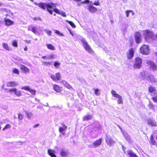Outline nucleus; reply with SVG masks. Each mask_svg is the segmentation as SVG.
<instances>
[{"label": "nucleus", "instance_id": "2", "mask_svg": "<svg viewBox=\"0 0 157 157\" xmlns=\"http://www.w3.org/2000/svg\"><path fill=\"white\" fill-rule=\"evenodd\" d=\"M143 34L144 35L145 40L147 41H150V40H152L153 37V33L149 30H145L143 31Z\"/></svg>", "mask_w": 157, "mask_h": 157}, {"label": "nucleus", "instance_id": "10", "mask_svg": "<svg viewBox=\"0 0 157 157\" xmlns=\"http://www.w3.org/2000/svg\"><path fill=\"white\" fill-rule=\"evenodd\" d=\"M50 77L54 81L59 80L61 78V75L59 72H57L56 73L55 76L52 75Z\"/></svg>", "mask_w": 157, "mask_h": 157}, {"label": "nucleus", "instance_id": "61", "mask_svg": "<svg viewBox=\"0 0 157 157\" xmlns=\"http://www.w3.org/2000/svg\"><path fill=\"white\" fill-rule=\"evenodd\" d=\"M3 5V4L2 2H0V7L2 6Z\"/></svg>", "mask_w": 157, "mask_h": 157}, {"label": "nucleus", "instance_id": "32", "mask_svg": "<svg viewBox=\"0 0 157 157\" xmlns=\"http://www.w3.org/2000/svg\"><path fill=\"white\" fill-rule=\"evenodd\" d=\"M60 155L62 156L63 157L66 156L67 155V152L64 150L62 149L61 151Z\"/></svg>", "mask_w": 157, "mask_h": 157}, {"label": "nucleus", "instance_id": "27", "mask_svg": "<svg viewBox=\"0 0 157 157\" xmlns=\"http://www.w3.org/2000/svg\"><path fill=\"white\" fill-rule=\"evenodd\" d=\"M92 118V116L91 115H87L85 116L83 118V120L84 121H88L90 120Z\"/></svg>", "mask_w": 157, "mask_h": 157}, {"label": "nucleus", "instance_id": "17", "mask_svg": "<svg viewBox=\"0 0 157 157\" xmlns=\"http://www.w3.org/2000/svg\"><path fill=\"white\" fill-rule=\"evenodd\" d=\"M20 69L24 73H28L29 71V69L27 67L23 64H21L20 66Z\"/></svg>", "mask_w": 157, "mask_h": 157}, {"label": "nucleus", "instance_id": "23", "mask_svg": "<svg viewBox=\"0 0 157 157\" xmlns=\"http://www.w3.org/2000/svg\"><path fill=\"white\" fill-rule=\"evenodd\" d=\"M55 153V151L51 149H48V153L51 157H57Z\"/></svg>", "mask_w": 157, "mask_h": 157}, {"label": "nucleus", "instance_id": "59", "mask_svg": "<svg viewBox=\"0 0 157 157\" xmlns=\"http://www.w3.org/2000/svg\"><path fill=\"white\" fill-rule=\"evenodd\" d=\"M42 58L43 59H48V58H47V57L46 56H42Z\"/></svg>", "mask_w": 157, "mask_h": 157}, {"label": "nucleus", "instance_id": "41", "mask_svg": "<svg viewBox=\"0 0 157 157\" xmlns=\"http://www.w3.org/2000/svg\"><path fill=\"white\" fill-rule=\"evenodd\" d=\"M21 89H22L24 90L29 91L30 90V87L29 86H24L21 87Z\"/></svg>", "mask_w": 157, "mask_h": 157}, {"label": "nucleus", "instance_id": "16", "mask_svg": "<svg viewBox=\"0 0 157 157\" xmlns=\"http://www.w3.org/2000/svg\"><path fill=\"white\" fill-rule=\"evenodd\" d=\"M124 136L127 141L129 143H132V141L131 139L130 136L126 133L122 132Z\"/></svg>", "mask_w": 157, "mask_h": 157}, {"label": "nucleus", "instance_id": "29", "mask_svg": "<svg viewBox=\"0 0 157 157\" xmlns=\"http://www.w3.org/2000/svg\"><path fill=\"white\" fill-rule=\"evenodd\" d=\"M148 90L149 92L152 93L153 92H155V88L153 86H151L148 87Z\"/></svg>", "mask_w": 157, "mask_h": 157}, {"label": "nucleus", "instance_id": "54", "mask_svg": "<svg viewBox=\"0 0 157 157\" xmlns=\"http://www.w3.org/2000/svg\"><path fill=\"white\" fill-rule=\"evenodd\" d=\"M46 33L48 35L50 36L51 35L52 31L51 30H48L46 31Z\"/></svg>", "mask_w": 157, "mask_h": 157}, {"label": "nucleus", "instance_id": "60", "mask_svg": "<svg viewBox=\"0 0 157 157\" xmlns=\"http://www.w3.org/2000/svg\"><path fill=\"white\" fill-rule=\"evenodd\" d=\"M28 48L27 46L25 47L24 48V50L25 51H27L28 50Z\"/></svg>", "mask_w": 157, "mask_h": 157}, {"label": "nucleus", "instance_id": "58", "mask_svg": "<svg viewBox=\"0 0 157 157\" xmlns=\"http://www.w3.org/2000/svg\"><path fill=\"white\" fill-rule=\"evenodd\" d=\"M39 124H36V125H34L33 126V128H35L36 127H37L38 126H39Z\"/></svg>", "mask_w": 157, "mask_h": 157}, {"label": "nucleus", "instance_id": "20", "mask_svg": "<svg viewBox=\"0 0 157 157\" xmlns=\"http://www.w3.org/2000/svg\"><path fill=\"white\" fill-rule=\"evenodd\" d=\"M147 123L150 125L153 126H156V123L154 120L151 119H149L147 120Z\"/></svg>", "mask_w": 157, "mask_h": 157}, {"label": "nucleus", "instance_id": "53", "mask_svg": "<svg viewBox=\"0 0 157 157\" xmlns=\"http://www.w3.org/2000/svg\"><path fill=\"white\" fill-rule=\"evenodd\" d=\"M60 13L61 14H59V15H61L62 16L64 17H66V15H65V13H64V12H61Z\"/></svg>", "mask_w": 157, "mask_h": 157}, {"label": "nucleus", "instance_id": "56", "mask_svg": "<svg viewBox=\"0 0 157 157\" xmlns=\"http://www.w3.org/2000/svg\"><path fill=\"white\" fill-rule=\"evenodd\" d=\"M130 13H132V16L134 15L135 14L134 12L132 10H130Z\"/></svg>", "mask_w": 157, "mask_h": 157}, {"label": "nucleus", "instance_id": "49", "mask_svg": "<svg viewBox=\"0 0 157 157\" xmlns=\"http://www.w3.org/2000/svg\"><path fill=\"white\" fill-rule=\"evenodd\" d=\"M95 94L97 95H98L100 94V92H99L98 89H94Z\"/></svg>", "mask_w": 157, "mask_h": 157}, {"label": "nucleus", "instance_id": "1", "mask_svg": "<svg viewBox=\"0 0 157 157\" xmlns=\"http://www.w3.org/2000/svg\"><path fill=\"white\" fill-rule=\"evenodd\" d=\"M34 4L44 10H46L51 15L53 14V11L59 14H61V11L60 10L56 8H54V7H55V5L54 4L52 3H47L40 2L39 3H37L35 2Z\"/></svg>", "mask_w": 157, "mask_h": 157}, {"label": "nucleus", "instance_id": "37", "mask_svg": "<svg viewBox=\"0 0 157 157\" xmlns=\"http://www.w3.org/2000/svg\"><path fill=\"white\" fill-rule=\"evenodd\" d=\"M12 45L15 47H17L18 46L17 43V40H13L12 42Z\"/></svg>", "mask_w": 157, "mask_h": 157}, {"label": "nucleus", "instance_id": "28", "mask_svg": "<svg viewBox=\"0 0 157 157\" xmlns=\"http://www.w3.org/2000/svg\"><path fill=\"white\" fill-rule=\"evenodd\" d=\"M46 46L47 48L50 50H55V47L52 44H47Z\"/></svg>", "mask_w": 157, "mask_h": 157}, {"label": "nucleus", "instance_id": "42", "mask_svg": "<svg viewBox=\"0 0 157 157\" xmlns=\"http://www.w3.org/2000/svg\"><path fill=\"white\" fill-rule=\"evenodd\" d=\"M26 115L28 118H30L32 116V114L31 112H26Z\"/></svg>", "mask_w": 157, "mask_h": 157}, {"label": "nucleus", "instance_id": "26", "mask_svg": "<svg viewBox=\"0 0 157 157\" xmlns=\"http://www.w3.org/2000/svg\"><path fill=\"white\" fill-rule=\"evenodd\" d=\"M127 153L129 155V157H138V156L131 150L128 151Z\"/></svg>", "mask_w": 157, "mask_h": 157}, {"label": "nucleus", "instance_id": "46", "mask_svg": "<svg viewBox=\"0 0 157 157\" xmlns=\"http://www.w3.org/2000/svg\"><path fill=\"white\" fill-rule=\"evenodd\" d=\"M55 33H56L58 35L60 36H63V35L62 33H60L59 31L58 30H56L55 31Z\"/></svg>", "mask_w": 157, "mask_h": 157}, {"label": "nucleus", "instance_id": "7", "mask_svg": "<svg viewBox=\"0 0 157 157\" xmlns=\"http://www.w3.org/2000/svg\"><path fill=\"white\" fill-rule=\"evenodd\" d=\"M147 63L149 66L151 70L155 71L157 70V65L152 61L148 60Z\"/></svg>", "mask_w": 157, "mask_h": 157}, {"label": "nucleus", "instance_id": "52", "mask_svg": "<svg viewBox=\"0 0 157 157\" xmlns=\"http://www.w3.org/2000/svg\"><path fill=\"white\" fill-rule=\"evenodd\" d=\"M54 58V55H51L49 56V57L48 58V59H52Z\"/></svg>", "mask_w": 157, "mask_h": 157}, {"label": "nucleus", "instance_id": "36", "mask_svg": "<svg viewBox=\"0 0 157 157\" xmlns=\"http://www.w3.org/2000/svg\"><path fill=\"white\" fill-rule=\"evenodd\" d=\"M18 120L19 121L22 120L23 118V116L20 113H18Z\"/></svg>", "mask_w": 157, "mask_h": 157}, {"label": "nucleus", "instance_id": "3", "mask_svg": "<svg viewBox=\"0 0 157 157\" xmlns=\"http://www.w3.org/2000/svg\"><path fill=\"white\" fill-rule=\"evenodd\" d=\"M140 52L144 55H147L150 52V49L147 45L143 44L140 48Z\"/></svg>", "mask_w": 157, "mask_h": 157}, {"label": "nucleus", "instance_id": "13", "mask_svg": "<svg viewBox=\"0 0 157 157\" xmlns=\"http://www.w3.org/2000/svg\"><path fill=\"white\" fill-rule=\"evenodd\" d=\"M147 80L152 82H157V79L154 78V76L151 74L148 75Z\"/></svg>", "mask_w": 157, "mask_h": 157}, {"label": "nucleus", "instance_id": "8", "mask_svg": "<svg viewBox=\"0 0 157 157\" xmlns=\"http://www.w3.org/2000/svg\"><path fill=\"white\" fill-rule=\"evenodd\" d=\"M101 139L100 138L96 140L93 143V145H91L89 146L90 148L96 147L101 144Z\"/></svg>", "mask_w": 157, "mask_h": 157}, {"label": "nucleus", "instance_id": "63", "mask_svg": "<svg viewBox=\"0 0 157 157\" xmlns=\"http://www.w3.org/2000/svg\"><path fill=\"white\" fill-rule=\"evenodd\" d=\"M70 88H71V86L69 85V89H70Z\"/></svg>", "mask_w": 157, "mask_h": 157}, {"label": "nucleus", "instance_id": "38", "mask_svg": "<svg viewBox=\"0 0 157 157\" xmlns=\"http://www.w3.org/2000/svg\"><path fill=\"white\" fill-rule=\"evenodd\" d=\"M148 107L149 109L151 110H154V105L152 104L151 102L150 101H149V102Z\"/></svg>", "mask_w": 157, "mask_h": 157}, {"label": "nucleus", "instance_id": "21", "mask_svg": "<svg viewBox=\"0 0 157 157\" xmlns=\"http://www.w3.org/2000/svg\"><path fill=\"white\" fill-rule=\"evenodd\" d=\"M140 74L141 76V77L142 79H147V78L148 77V75L149 74H148L147 72L144 71H142L140 73Z\"/></svg>", "mask_w": 157, "mask_h": 157}, {"label": "nucleus", "instance_id": "35", "mask_svg": "<svg viewBox=\"0 0 157 157\" xmlns=\"http://www.w3.org/2000/svg\"><path fill=\"white\" fill-rule=\"evenodd\" d=\"M60 65V63L58 61L55 62L54 63V65L56 68H58Z\"/></svg>", "mask_w": 157, "mask_h": 157}, {"label": "nucleus", "instance_id": "50", "mask_svg": "<svg viewBox=\"0 0 157 157\" xmlns=\"http://www.w3.org/2000/svg\"><path fill=\"white\" fill-rule=\"evenodd\" d=\"M31 31L34 33L36 34V29L35 27H33Z\"/></svg>", "mask_w": 157, "mask_h": 157}, {"label": "nucleus", "instance_id": "12", "mask_svg": "<svg viewBox=\"0 0 157 157\" xmlns=\"http://www.w3.org/2000/svg\"><path fill=\"white\" fill-rule=\"evenodd\" d=\"M136 42L137 43H140L141 41V35L139 32H137L135 35Z\"/></svg>", "mask_w": 157, "mask_h": 157}, {"label": "nucleus", "instance_id": "14", "mask_svg": "<svg viewBox=\"0 0 157 157\" xmlns=\"http://www.w3.org/2000/svg\"><path fill=\"white\" fill-rule=\"evenodd\" d=\"M105 140L107 144L109 146L113 145L115 143V142L112 139L107 137L106 138Z\"/></svg>", "mask_w": 157, "mask_h": 157}, {"label": "nucleus", "instance_id": "18", "mask_svg": "<svg viewBox=\"0 0 157 157\" xmlns=\"http://www.w3.org/2000/svg\"><path fill=\"white\" fill-rule=\"evenodd\" d=\"M4 22L5 23V25L7 26H9L12 25L14 23L13 21H12L8 18H5Z\"/></svg>", "mask_w": 157, "mask_h": 157}, {"label": "nucleus", "instance_id": "22", "mask_svg": "<svg viewBox=\"0 0 157 157\" xmlns=\"http://www.w3.org/2000/svg\"><path fill=\"white\" fill-rule=\"evenodd\" d=\"M53 89L57 92H60L62 90V88L56 84L53 85Z\"/></svg>", "mask_w": 157, "mask_h": 157}, {"label": "nucleus", "instance_id": "48", "mask_svg": "<svg viewBox=\"0 0 157 157\" xmlns=\"http://www.w3.org/2000/svg\"><path fill=\"white\" fill-rule=\"evenodd\" d=\"M69 25H70L72 28H75L76 27V25L72 21H69Z\"/></svg>", "mask_w": 157, "mask_h": 157}, {"label": "nucleus", "instance_id": "43", "mask_svg": "<svg viewBox=\"0 0 157 157\" xmlns=\"http://www.w3.org/2000/svg\"><path fill=\"white\" fill-rule=\"evenodd\" d=\"M69 33L72 36H74V37H76L77 36L76 34L75 33L74 31H71L69 29Z\"/></svg>", "mask_w": 157, "mask_h": 157}, {"label": "nucleus", "instance_id": "44", "mask_svg": "<svg viewBox=\"0 0 157 157\" xmlns=\"http://www.w3.org/2000/svg\"><path fill=\"white\" fill-rule=\"evenodd\" d=\"M16 90V88H13L9 89L8 91L10 93H15V91Z\"/></svg>", "mask_w": 157, "mask_h": 157}, {"label": "nucleus", "instance_id": "40", "mask_svg": "<svg viewBox=\"0 0 157 157\" xmlns=\"http://www.w3.org/2000/svg\"><path fill=\"white\" fill-rule=\"evenodd\" d=\"M61 83H62L63 85L66 88H69V84L68 83L66 82L65 81L63 80L61 82Z\"/></svg>", "mask_w": 157, "mask_h": 157}, {"label": "nucleus", "instance_id": "9", "mask_svg": "<svg viewBox=\"0 0 157 157\" xmlns=\"http://www.w3.org/2000/svg\"><path fill=\"white\" fill-rule=\"evenodd\" d=\"M134 54L133 49L132 48H130L127 53V58L128 59H131L133 56Z\"/></svg>", "mask_w": 157, "mask_h": 157}, {"label": "nucleus", "instance_id": "34", "mask_svg": "<svg viewBox=\"0 0 157 157\" xmlns=\"http://www.w3.org/2000/svg\"><path fill=\"white\" fill-rule=\"evenodd\" d=\"M14 94L17 96L20 97L22 95V94L21 92L20 91L17 90V89H16V90H15Z\"/></svg>", "mask_w": 157, "mask_h": 157}, {"label": "nucleus", "instance_id": "47", "mask_svg": "<svg viewBox=\"0 0 157 157\" xmlns=\"http://www.w3.org/2000/svg\"><path fill=\"white\" fill-rule=\"evenodd\" d=\"M43 64L45 65L49 66L51 65V63L49 62H42Z\"/></svg>", "mask_w": 157, "mask_h": 157}, {"label": "nucleus", "instance_id": "5", "mask_svg": "<svg viewBox=\"0 0 157 157\" xmlns=\"http://www.w3.org/2000/svg\"><path fill=\"white\" fill-rule=\"evenodd\" d=\"M81 41L83 44V46L85 49L89 53H92L93 51L90 46L88 44L85 39L84 38L82 39L81 40Z\"/></svg>", "mask_w": 157, "mask_h": 157}, {"label": "nucleus", "instance_id": "24", "mask_svg": "<svg viewBox=\"0 0 157 157\" xmlns=\"http://www.w3.org/2000/svg\"><path fill=\"white\" fill-rule=\"evenodd\" d=\"M2 46L3 48L6 51H10L12 50L11 48L9 47L7 43H2Z\"/></svg>", "mask_w": 157, "mask_h": 157}, {"label": "nucleus", "instance_id": "25", "mask_svg": "<svg viewBox=\"0 0 157 157\" xmlns=\"http://www.w3.org/2000/svg\"><path fill=\"white\" fill-rule=\"evenodd\" d=\"M76 2H77L78 3H77V5L78 6H80L81 5V4L84 3H88L90 2V1L89 0H86L83 2H79L81 1L82 0H74Z\"/></svg>", "mask_w": 157, "mask_h": 157}, {"label": "nucleus", "instance_id": "6", "mask_svg": "<svg viewBox=\"0 0 157 157\" xmlns=\"http://www.w3.org/2000/svg\"><path fill=\"white\" fill-rule=\"evenodd\" d=\"M142 60L141 59L138 57L136 58L135 61L133 65L134 68H140L141 66Z\"/></svg>", "mask_w": 157, "mask_h": 157}, {"label": "nucleus", "instance_id": "39", "mask_svg": "<svg viewBox=\"0 0 157 157\" xmlns=\"http://www.w3.org/2000/svg\"><path fill=\"white\" fill-rule=\"evenodd\" d=\"M12 72L14 74H16L18 75L19 74V70L16 68H14L13 69Z\"/></svg>", "mask_w": 157, "mask_h": 157}, {"label": "nucleus", "instance_id": "11", "mask_svg": "<svg viewBox=\"0 0 157 157\" xmlns=\"http://www.w3.org/2000/svg\"><path fill=\"white\" fill-rule=\"evenodd\" d=\"M18 85V83L15 81L8 82L6 84V86L7 87L16 86Z\"/></svg>", "mask_w": 157, "mask_h": 157}, {"label": "nucleus", "instance_id": "55", "mask_svg": "<svg viewBox=\"0 0 157 157\" xmlns=\"http://www.w3.org/2000/svg\"><path fill=\"white\" fill-rule=\"evenodd\" d=\"M94 5H96V6H98L99 5V2L98 1L97 2H94Z\"/></svg>", "mask_w": 157, "mask_h": 157}, {"label": "nucleus", "instance_id": "62", "mask_svg": "<svg viewBox=\"0 0 157 157\" xmlns=\"http://www.w3.org/2000/svg\"><path fill=\"white\" fill-rule=\"evenodd\" d=\"M119 127L120 128V129L121 130V131L122 132L121 128L120 127Z\"/></svg>", "mask_w": 157, "mask_h": 157}, {"label": "nucleus", "instance_id": "19", "mask_svg": "<svg viewBox=\"0 0 157 157\" xmlns=\"http://www.w3.org/2000/svg\"><path fill=\"white\" fill-rule=\"evenodd\" d=\"M153 137H156V139H157V134H156V133H154L152 135H151V138H150L151 143L152 145H157V142H156L153 139Z\"/></svg>", "mask_w": 157, "mask_h": 157}, {"label": "nucleus", "instance_id": "64", "mask_svg": "<svg viewBox=\"0 0 157 157\" xmlns=\"http://www.w3.org/2000/svg\"><path fill=\"white\" fill-rule=\"evenodd\" d=\"M155 132L156 133H157V131H155Z\"/></svg>", "mask_w": 157, "mask_h": 157}, {"label": "nucleus", "instance_id": "15", "mask_svg": "<svg viewBox=\"0 0 157 157\" xmlns=\"http://www.w3.org/2000/svg\"><path fill=\"white\" fill-rule=\"evenodd\" d=\"M88 10L91 13H94L97 11V9L91 5L88 6Z\"/></svg>", "mask_w": 157, "mask_h": 157}, {"label": "nucleus", "instance_id": "31", "mask_svg": "<svg viewBox=\"0 0 157 157\" xmlns=\"http://www.w3.org/2000/svg\"><path fill=\"white\" fill-rule=\"evenodd\" d=\"M152 99L154 102H157V92H154V95H153Z\"/></svg>", "mask_w": 157, "mask_h": 157}, {"label": "nucleus", "instance_id": "30", "mask_svg": "<svg viewBox=\"0 0 157 157\" xmlns=\"http://www.w3.org/2000/svg\"><path fill=\"white\" fill-rule=\"evenodd\" d=\"M67 128V127L63 125L62 127H60L59 128V131L60 132H63Z\"/></svg>", "mask_w": 157, "mask_h": 157}, {"label": "nucleus", "instance_id": "33", "mask_svg": "<svg viewBox=\"0 0 157 157\" xmlns=\"http://www.w3.org/2000/svg\"><path fill=\"white\" fill-rule=\"evenodd\" d=\"M11 127V125L10 124H6L4 127L2 128V130L3 131L5 130H6L8 129H10Z\"/></svg>", "mask_w": 157, "mask_h": 157}, {"label": "nucleus", "instance_id": "4", "mask_svg": "<svg viewBox=\"0 0 157 157\" xmlns=\"http://www.w3.org/2000/svg\"><path fill=\"white\" fill-rule=\"evenodd\" d=\"M111 93L113 97L117 98V102L118 104H122L123 103V100L121 96L117 93L116 92L113 90H111Z\"/></svg>", "mask_w": 157, "mask_h": 157}, {"label": "nucleus", "instance_id": "57", "mask_svg": "<svg viewBox=\"0 0 157 157\" xmlns=\"http://www.w3.org/2000/svg\"><path fill=\"white\" fill-rule=\"evenodd\" d=\"M25 41L26 43L28 44H30L31 43V41L30 40H25Z\"/></svg>", "mask_w": 157, "mask_h": 157}, {"label": "nucleus", "instance_id": "51", "mask_svg": "<svg viewBox=\"0 0 157 157\" xmlns=\"http://www.w3.org/2000/svg\"><path fill=\"white\" fill-rule=\"evenodd\" d=\"M130 10H127L125 11V14L127 17H129V14L130 13Z\"/></svg>", "mask_w": 157, "mask_h": 157}, {"label": "nucleus", "instance_id": "45", "mask_svg": "<svg viewBox=\"0 0 157 157\" xmlns=\"http://www.w3.org/2000/svg\"><path fill=\"white\" fill-rule=\"evenodd\" d=\"M29 92H30V93L33 95H35L36 94V90H33L30 89Z\"/></svg>", "mask_w": 157, "mask_h": 157}]
</instances>
